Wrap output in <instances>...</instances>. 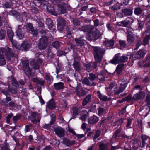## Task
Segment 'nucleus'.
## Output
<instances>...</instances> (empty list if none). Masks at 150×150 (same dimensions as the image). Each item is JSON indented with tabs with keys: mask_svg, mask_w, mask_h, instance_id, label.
I'll return each mask as SVG.
<instances>
[{
	"mask_svg": "<svg viewBox=\"0 0 150 150\" xmlns=\"http://www.w3.org/2000/svg\"><path fill=\"white\" fill-rule=\"evenodd\" d=\"M75 41L77 46L81 47L84 45L85 40L84 39V35H81L79 37L76 38Z\"/></svg>",
	"mask_w": 150,
	"mask_h": 150,
	"instance_id": "nucleus-9",
	"label": "nucleus"
},
{
	"mask_svg": "<svg viewBox=\"0 0 150 150\" xmlns=\"http://www.w3.org/2000/svg\"><path fill=\"white\" fill-rule=\"evenodd\" d=\"M125 101L131 102L133 101V97H132L131 94H129L125 98Z\"/></svg>",
	"mask_w": 150,
	"mask_h": 150,
	"instance_id": "nucleus-56",
	"label": "nucleus"
},
{
	"mask_svg": "<svg viewBox=\"0 0 150 150\" xmlns=\"http://www.w3.org/2000/svg\"><path fill=\"white\" fill-rule=\"evenodd\" d=\"M46 23L48 26L49 28L50 29L52 28L53 26L52 21L50 18H48L46 20Z\"/></svg>",
	"mask_w": 150,
	"mask_h": 150,
	"instance_id": "nucleus-38",
	"label": "nucleus"
},
{
	"mask_svg": "<svg viewBox=\"0 0 150 150\" xmlns=\"http://www.w3.org/2000/svg\"><path fill=\"white\" fill-rule=\"evenodd\" d=\"M55 134L60 138L63 137L65 134V130L60 127H58L54 129Z\"/></svg>",
	"mask_w": 150,
	"mask_h": 150,
	"instance_id": "nucleus-8",
	"label": "nucleus"
},
{
	"mask_svg": "<svg viewBox=\"0 0 150 150\" xmlns=\"http://www.w3.org/2000/svg\"><path fill=\"white\" fill-rule=\"evenodd\" d=\"M145 53L142 50H140L135 55V57L137 59H140L143 57Z\"/></svg>",
	"mask_w": 150,
	"mask_h": 150,
	"instance_id": "nucleus-25",
	"label": "nucleus"
},
{
	"mask_svg": "<svg viewBox=\"0 0 150 150\" xmlns=\"http://www.w3.org/2000/svg\"><path fill=\"white\" fill-rule=\"evenodd\" d=\"M92 48L95 60L98 62L102 60L105 52V49L101 47L98 46H92Z\"/></svg>",
	"mask_w": 150,
	"mask_h": 150,
	"instance_id": "nucleus-2",
	"label": "nucleus"
},
{
	"mask_svg": "<svg viewBox=\"0 0 150 150\" xmlns=\"http://www.w3.org/2000/svg\"><path fill=\"white\" fill-rule=\"evenodd\" d=\"M30 46L27 42L24 41L20 46V50L27 51L30 48Z\"/></svg>",
	"mask_w": 150,
	"mask_h": 150,
	"instance_id": "nucleus-19",
	"label": "nucleus"
},
{
	"mask_svg": "<svg viewBox=\"0 0 150 150\" xmlns=\"http://www.w3.org/2000/svg\"><path fill=\"white\" fill-rule=\"evenodd\" d=\"M21 26L19 25L17 30L16 31V35L20 39H21L24 37V33L22 31L21 29L20 28Z\"/></svg>",
	"mask_w": 150,
	"mask_h": 150,
	"instance_id": "nucleus-21",
	"label": "nucleus"
},
{
	"mask_svg": "<svg viewBox=\"0 0 150 150\" xmlns=\"http://www.w3.org/2000/svg\"><path fill=\"white\" fill-rule=\"evenodd\" d=\"M51 47H50L48 50L47 54L48 56L50 58H53L54 54L52 52Z\"/></svg>",
	"mask_w": 150,
	"mask_h": 150,
	"instance_id": "nucleus-53",
	"label": "nucleus"
},
{
	"mask_svg": "<svg viewBox=\"0 0 150 150\" xmlns=\"http://www.w3.org/2000/svg\"><path fill=\"white\" fill-rule=\"evenodd\" d=\"M149 137L146 136H142V144L143 146H145L144 144L145 143V142L146 141V140Z\"/></svg>",
	"mask_w": 150,
	"mask_h": 150,
	"instance_id": "nucleus-61",
	"label": "nucleus"
},
{
	"mask_svg": "<svg viewBox=\"0 0 150 150\" xmlns=\"http://www.w3.org/2000/svg\"><path fill=\"white\" fill-rule=\"evenodd\" d=\"M97 110L98 112V115L99 116H102L105 111V109L100 106L98 108Z\"/></svg>",
	"mask_w": 150,
	"mask_h": 150,
	"instance_id": "nucleus-36",
	"label": "nucleus"
},
{
	"mask_svg": "<svg viewBox=\"0 0 150 150\" xmlns=\"http://www.w3.org/2000/svg\"><path fill=\"white\" fill-rule=\"evenodd\" d=\"M122 82L120 85L119 88L122 92H123L126 87L127 83L124 79H122Z\"/></svg>",
	"mask_w": 150,
	"mask_h": 150,
	"instance_id": "nucleus-24",
	"label": "nucleus"
},
{
	"mask_svg": "<svg viewBox=\"0 0 150 150\" xmlns=\"http://www.w3.org/2000/svg\"><path fill=\"white\" fill-rule=\"evenodd\" d=\"M31 116L35 118H37L38 122H40L41 117L40 114H38L35 112H32L31 114Z\"/></svg>",
	"mask_w": 150,
	"mask_h": 150,
	"instance_id": "nucleus-35",
	"label": "nucleus"
},
{
	"mask_svg": "<svg viewBox=\"0 0 150 150\" xmlns=\"http://www.w3.org/2000/svg\"><path fill=\"white\" fill-rule=\"evenodd\" d=\"M144 94L141 92L135 94L133 97V101L142 99L144 98Z\"/></svg>",
	"mask_w": 150,
	"mask_h": 150,
	"instance_id": "nucleus-20",
	"label": "nucleus"
},
{
	"mask_svg": "<svg viewBox=\"0 0 150 150\" xmlns=\"http://www.w3.org/2000/svg\"><path fill=\"white\" fill-rule=\"evenodd\" d=\"M15 56V53L9 47L2 48L0 49V65L5 64L6 61L4 58L10 61L11 57H13Z\"/></svg>",
	"mask_w": 150,
	"mask_h": 150,
	"instance_id": "nucleus-1",
	"label": "nucleus"
},
{
	"mask_svg": "<svg viewBox=\"0 0 150 150\" xmlns=\"http://www.w3.org/2000/svg\"><path fill=\"white\" fill-rule=\"evenodd\" d=\"M107 78L106 74L102 72L98 74L97 79H99L100 81H105L106 80V79Z\"/></svg>",
	"mask_w": 150,
	"mask_h": 150,
	"instance_id": "nucleus-22",
	"label": "nucleus"
},
{
	"mask_svg": "<svg viewBox=\"0 0 150 150\" xmlns=\"http://www.w3.org/2000/svg\"><path fill=\"white\" fill-rule=\"evenodd\" d=\"M82 83L89 86H94L96 84V83L94 81H91L87 77L84 78L82 81Z\"/></svg>",
	"mask_w": 150,
	"mask_h": 150,
	"instance_id": "nucleus-17",
	"label": "nucleus"
},
{
	"mask_svg": "<svg viewBox=\"0 0 150 150\" xmlns=\"http://www.w3.org/2000/svg\"><path fill=\"white\" fill-rule=\"evenodd\" d=\"M26 28L29 32L33 35L37 36L38 35V32L37 29H35L31 23H28L26 25Z\"/></svg>",
	"mask_w": 150,
	"mask_h": 150,
	"instance_id": "nucleus-7",
	"label": "nucleus"
},
{
	"mask_svg": "<svg viewBox=\"0 0 150 150\" xmlns=\"http://www.w3.org/2000/svg\"><path fill=\"white\" fill-rule=\"evenodd\" d=\"M142 44L141 42L140 39H138L137 41V43L136 45V48L134 49V50H137L138 48L140 45Z\"/></svg>",
	"mask_w": 150,
	"mask_h": 150,
	"instance_id": "nucleus-57",
	"label": "nucleus"
},
{
	"mask_svg": "<svg viewBox=\"0 0 150 150\" xmlns=\"http://www.w3.org/2000/svg\"><path fill=\"white\" fill-rule=\"evenodd\" d=\"M73 67L76 71L80 72L81 71V66L80 62L77 58H75L73 64Z\"/></svg>",
	"mask_w": 150,
	"mask_h": 150,
	"instance_id": "nucleus-11",
	"label": "nucleus"
},
{
	"mask_svg": "<svg viewBox=\"0 0 150 150\" xmlns=\"http://www.w3.org/2000/svg\"><path fill=\"white\" fill-rule=\"evenodd\" d=\"M73 112L72 114V118L70 119H74L75 118L76 116L78 115L79 109L77 107H74L72 108Z\"/></svg>",
	"mask_w": 150,
	"mask_h": 150,
	"instance_id": "nucleus-31",
	"label": "nucleus"
},
{
	"mask_svg": "<svg viewBox=\"0 0 150 150\" xmlns=\"http://www.w3.org/2000/svg\"><path fill=\"white\" fill-rule=\"evenodd\" d=\"M134 12L135 15H139L142 13V10L140 7H136L134 8Z\"/></svg>",
	"mask_w": 150,
	"mask_h": 150,
	"instance_id": "nucleus-39",
	"label": "nucleus"
},
{
	"mask_svg": "<svg viewBox=\"0 0 150 150\" xmlns=\"http://www.w3.org/2000/svg\"><path fill=\"white\" fill-rule=\"evenodd\" d=\"M133 21H130L128 18L121 22H117V25L119 26L128 27V26L132 23Z\"/></svg>",
	"mask_w": 150,
	"mask_h": 150,
	"instance_id": "nucleus-12",
	"label": "nucleus"
},
{
	"mask_svg": "<svg viewBox=\"0 0 150 150\" xmlns=\"http://www.w3.org/2000/svg\"><path fill=\"white\" fill-rule=\"evenodd\" d=\"M54 88L56 90H62L65 88L64 84L62 82L55 83L53 85Z\"/></svg>",
	"mask_w": 150,
	"mask_h": 150,
	"instance_id": "nucleus-13",
	"label": "nucleus"
},
{
	"mask_svg": "<svg viewBox=\"0 0 150 150\" xmlns=\"http://www.w3.org/2000/svg\"><path fill=\"white\" fill-rule=\"evenodd\" d=\"M2 93L7 96L9 93V84H8V88L7 89H3L1 91Z\"/></svg>",
	"mask_w": 150,
	"mask_h": 150,
	"instance_id": "nucleus-49",
	"label": "nucleus"
},
{
	"mask_svg": "<svg viewBox=\"0 0 150 150\" xmlns=\"http://www.w3.org/2000/svg\"><path fill=\"white\" fill-rule=\"evenodd\" d=\"M119 1H120V0H118V1L117 3L111 7L110 8L113 11H117L120 9V4H121L119 3Z\"/></svg>",
	"mask_w": 150,
	"mask_h": 150,
	"instance_id": "nucleus-32",
	"label": "nucleus"
},
{
	"mask_svg": "<svg viewBox=\"0 0 150 150\" xmlns=\"http://www.w3.org/2000/svg\"><path fill=\"white\" fill-rule=\"evenodd\" d=\"M119 44L120 46L123 47H125L126 46V41L124 40H119Z\"/></svg>",
	"mask_w": 150,
	"mask_h": 150,
	"instance_id": "nucleus-64",
	"label": "nucleus"
},
{
	"mask_svg": "<svg viewBox=\"0 0 150 150\" xmlns=\"http://www.w3.org/2000/svg\"><path fill=\"white\" fill-rule=\"evenodd\" d=\"M1 150H10L8 144L6 143H5L2 146Z\"/></svg>",
	"mask_w": 150,
	"mask_h": 150,
	"instance_id": "nucleus-60",
	"label": "nucleus"
},
{
	"mask_svg": "<svg viewBox=\"0 0 150 150\" xmlns=\"http://www.w3.org/2000/svg\"><path fill=\"white\" fill-rule=\"evenodd\" d=\"M48 45V39L46 36H42L40 39L38 44V48L40 50L45 49Z\"/></svg>",
	"mask_w": 150,
	"mask_h": 150,
	"instance_id": "nucleus-6",
	"label": "nucleus"
},
{
	"mask_svg": "<svg viewBox=\"0 0 150 150\" xmlns=\"http://www.w3.org/2000/svg\"><path fill=\"white\" fill-rule=\"evenodd\" d=\"M97 94L98 98L101 100L106 101L108 100V98L105 96H103L100 93L99 91L97 92Z\"/></svg>",
	"mask_w": 150,
	"mask_h": 150,
	"instance_id": "nucleus-34",
	"label": "nucleus"
},
{
	"mask_svg": "<svg viewBox=\"0 0 150 150\" xmlns=\"http://www.w3.org/2000/svg\"><path fill=\"white\" fill-rule=\"evenodd\" d=\"M22 68L24 73L30 77L32 76V69L29 66V62L28 60H25L22 61Z\"/></svg>",
	"mask_w": 150,
	"mask_h": 150,
	"instance_id": "nucleus-5",
	"label": "nucleus"
},
{
	"mask_svg": "<svg viewBox=\"0 0 150 150\" xmlns=\"http://www.w3.org/2000/svg\"><path fill=\"white\" fill-rule=\"evenodd\" d=\"M31 64L33 66V68L37 70L40 67L39 64L35 60H33L31 62Z\"/></svg>",
	"mask_w": 150,
	"mask_h": 150,
	"instance_id": "nucleus-37",
	"label": "nucleus"
},
{
	"mask_svg": "<svg viewBox=\"0 0 150 150\" xmlns=\"http://www.w3.org/2000/svg\"><path fill=\"white\" fill-rule=\"evenodd\" d=\"M121 130L119 129L116 130L113 136V138H114L115 140L117 139V137H120V136L118 135L119 134Z\"/></svg>",
	"mask_w": 150,
	"mask_h": 150,
	"instance_id": "nucleus-42",
	"label": "nucleus"
},
{
	"mask_svg": "<svg viewBox=\"0 0 150 150\" xmlns=\"http://www.w3.org/2000/svg\"><path fill=\"white\" fill-rule=\"evenodd\" d=\"M145 62L146 63L144 66L149 67L150 62V55L149 54H148L146 57L145 59Z\"/></svg>",
	"mask_w": 150,
	"mask_h": 150,
	"instance_id": "nucleus-41",
	"label": "nucleus"
},
{
	"mask_svg": "<svg viewBox=\"0 0 150 150\" xmlns=\"http://www.w3.org/2000/svg\"><path fill=\"white\" fill-rule=\"evenodd\" d=\"M40 33L43 34L44 35V36H46V35H47L48 34H49L50 33L47 30L42 29L40 31Z\"/></svg>",
	"mask_w": 150,
	"mask_h": 150,
	"instance_id": "nucleus-54",
	"label": "nucleus"
},
{
	"mask_svg": "<svg viewBox=\"0 0 150 150\" xmlns=\"http://www.w3.org/2000/svg\"><path fill=\"white\" fill-rule=\"evenodd\" d=\"M45 78L48 83H52L51 79L50 78V76L47 74V73L45 74Z\"/></svg>",
	"mask_w": 150,
	"mask_h": 150,
	"instance_id": "nucleus-62",
	"label": "nucleus"
},
{
	"mask_svg": "<svg viewBox=\"0 0 150 150\" xmlns=\"http://www.w3.org/2000/svg\"><path fill=\"white\" fill-rule=\"evenodd\" d=\"M101 134V131L100 130H98L95 132V134L93 137V140L96 141V139Z\"/></svg>",
	"mask_w": 150,
	"mask_h": 150,
	"instance_id": "nucleus-48",
	"label": "nucleus"
},
{
	"mask_svg": "<svg viewBox=\"0 0 150 150\" xmlns=\"http://www.w3.org/2000/svg\"><path fill=\"white\" fill-rule=\"evenodd\" d=\"M47 106L48 108L52 110L55 108V103L53 100H51L47 103Z\"/></svg>",
	"mask_w": 150,
	"mask_h": 150,
	"instance_id": "nucleus-27",
	"label": "nucleus"
},
{
	"mask_svg": "<svg viewBox=\"0 0 150 150\" xmlns=\"http://www.w3.org/2000/svg\"><path fill=\"white\" fill-rule=\"evenodd\" d=\"M124 64H119L117 67L116 71L118 74H120L122 72Z\"/></svg>",
	"mask_w": 150,
	"mask_h": 150,
	"instance_id": "nucleus-30",
	"label": "nucleus"
},
{
	"mask_svg": "<svg viewBox=\"0 0 150 150\" xmlns=\"http://www.w3.org/2000/svg\"><path fill=\"white\" fill-rule=\"evenodd\" d=\"M91 94H88L84 98L83 101V105L85 106L88 103L91 102Z\"/></svg>",
	"mask_w": 150,
	"mask_h": 150,
	"instance_id": "nucleus-26",
	"label": "nucleus"
},
{
	"mask_svg": "<svg viewBox=\"0 0 150 150\" xmlns=\"http://www.w3.org/2000/svg\"><path fill=\"white\" fill-rule=\"evenodd\" d=\"M99 120L98 117L93 115L88 119V122L91 124H94L97 123Z\"/></svg>",
	"mask_w": 150,
	"mask_h": 150,
	"instance_id": "nucleus-18",
	"label": "nucleus"
},
{
	"mask_svg": "<svg viewBox=\"0 0 150 150\" xmlns=\"http://www.w3.org/2000/svg\"><path fill=\"white\" fill-rule=\"evenodd\" d=\"M7 34L9 40L11 42H12L14 36L13 32L11 30H7Z\"/></svg>",
	"mask_w": 150,
	"mask_h": 150,
	"instance_id": "nucleus-33",
	"label": "nucleus"
},
{
	"mask_svg": "<svg viewBox=\"0 0 150 150\" xmlns=\"http://www.w3.org/2000/svg\"><path fill=\"white\" fill-rule=\"evenodd\" d=\"M5 31L4 30L0 29V40L4 39L5 38Z\"/></svg>",
	"mask_w": 150,
	"mask_h": 150,
	"instance_id": "nucleus-44",
	"label": "nucleus"
},
{
	"mask_svg": "<svg viewBox=\"0 0 150 150\" xmlns=\"http://www.w3.org/2000/svg\"><path fill=\"white\" fill-rule=\"evenodd\" d=\"M89 75L88 78L91 82L97 79V76H96L94 74L91 73H90Z\"/></svg>",
	"mask_w": 150,
	"mask_h": 150,
	"instance_id": "nucleus-45",
	"label": "nucleus"
},
{
	"mask_svg": "<svg viewBox=\"0 0 150 150\" xmlns=\"http://www.w3.org/2000/svg\"><path fill=\"white\" fill-rule=\"evenodd\" d=\"M58 23L57 25V28L58 30L60 31H62L64 28V25H61V24Z\"/></svg>",
	"mask_w": 150,
	"mask_h": 150,
	"instance_id": "nucleus-63",
	"label": "nucleus"
},
{
	"mask_svg": "<svg viewBox=\"0 0 150 150\" xmlns=\"http://www.w3.org/2000/svg\"><path fill=\"white\" fill-rule=\"evenodd\" d=\"M150 38V35H148L145 37L143 40V44L144 45H146L149 44V40Z\"/></svg>",
	"mask_w": 150,
	"mask_h": 150,
	"instance_id": "nucleus-47",
	"label": "nucleus"
},
{
	"mask_svg": "<svg viewBox=\"0 0 150 150\" xmlns=\"http://www.w3.org/2000/svg\"><path fill=\"white\" fill-rule=\"evenodd\" d=\"M63 142L64 144H66L67 146H70L74 144L73 142H71L67 139H64Z\"/></svg>",
	"mask_w": 150,
	"mask_h": 150,
	"instance_id": "nucleus-51",
	"label": "nucleus"
},
{
	"mask_svg": "<svg viewBox=\"0 0 150 150\" xmlns=\"http://www.w3.org/2000/svg\"><path fill=\"white\" fill-rule=\"evenodd\" d=\"M127 37L133 36L132 31H134L133 29L131 27H128L127 28Z\"/></svg>",
	"mask_w": 150,
	"mask_h": 150,
	"instance_id": "nucleus-43",
	"label": "nucleus"
},
{
	"mask_svg": "<svg viewBox=\"0 0 150 150\" xmlns=\"http://www.w3.org/2000/svg\"><path fill=\"white\" fill-rule=\"evenodd\" d=\"M76 93L77 96L81 98L87 94V92L82 88H77L75 89Z\"/></svg>",
	"mask_w": 150,
	"mask_h": 150,
	"instance_id": "nucleus-10",
	"label": "nucleus"
},
{
	"mask_svg": "<svg viewBox=\"0 0 150 150\" xmlns=\"http://www.w3.org/2000/svg\"><path fill=\"white\" fill-rule=\"evenodd\" d=\"M122 12L126 16H130L132 14L133 8L131 7L125 8L122 9Z\"/></svg>",
	"mask_w": 150,
	"mask_h": 150,
	"instance_id": "nucleus-15",
	"label": "nucleus"
},
{
	"mask_svg": "<svg viewBox=\"0 0 150 150\" xmlns=\"http://www.w3.org/2000/svg\"><path fill=\"white\" fill-rule=\"evenodd\" d=\"M12 6V3L11 1L7 2L4 4V7L6 8H11Z\"/></svg>",
	"mask_w": 150,
	"mask_h": 150,
	"instance_id": "nucleus-52",
	"label": "nucleus"
},
{
	"mask_svg": "<svg viewBox=\"0 0 150 150\" xmlns=\"http://www.w3.org/2000/svg\"><path fill=\"white\" fill-rule=\"evenodd\" d=\"M51 120L49 124H45L43 127L44 128L49 129L50 128V126L52 125L55 121L56 115L55 114H52L50 115Z\"/></svg>",
	"mask_w": 150,
	"mask_h": 150,
	"instance_id": "nucleus-14",
	"label": "nucleus"
},
{
	"mask_svg": "<svg viewBox=\"0 0 150 150\" xmlns=\"http://www.w3.org/2000/svg\"><path fill=\"white\" fill-rule=\"evenodd\" d=\"M104 45L107 48L109 47V48H112L114 44V41L112 39L108 40H107L103 42Z\"/></svg>",
	"mask_w": 150,
	"mask_h": 150,
	"instance_id": "nucleus-16",
	"label": "nucleus"
},
{
	"mask_svg": "<svg viewBox=\"0 0 150 150\" xmlns=\"http://www.w3.org/2000/svg\"><path fill=\"white\" fill-rule=\"evenodd\" d=\"M66 9L63 7H60L58 8V12L59 14H64L66 13Z\"/></svg>",
	"mask_w": 150,
	"mask_h": 150,
	"instance_id": "nucleus-58",
	"label": "nucleus"
},
{
	"mask_svg": "<svg viewBox=\"0 0 150 150\" xmlns=\"http://www.w3.org/2000/svg\"><path fill=\"white\" fill-rule=\"evenodd\" d=\"M92 26L91 25H84L82 26L81 28H78V30H79L83 31L84 32H88V33L89 31V28Z\"/></svg>",
	"mask_w": 150,
	"mask_h": 150,
	"instance_id": "nucleus-28",
	"label": "nucleus"
},
{
	"mask_svg": "<svg viewBox=\"0 0 150 150\" xmlns=\"http://www.w3.org/2000/svg\"><path fill=\"white\" fill-rule=\"evenodd\" d=\"M92 66L91 65V63L86 64L83 66V69L88 72L92 70Z\"/></svg>",
	"mask_w": 150,
	"mask_h": 150,
	"instance_id": "nucleus-29",
	"label": "nucleus"
},
{
	"mask_svg": "<svg viewBox=\"0 0 150 150\" xmlns=\"http://www.w3.org/2000/svg\"><path fill=\"white\" fill-rule=\"evenodd\" d=\"M122 92L119 88H114L113 93L115 95H118L119 93Z\"/></svg>",
	"mask_w": 150,
	"mask_h": 150,
	"instance_id": "nucleus-55",
	"label": "nucleus"
},
{
	"mask_svg": "<svg viewBox=\"0 0 150 150\" xmlns=\"http://www.w3.org/2000/svg\"><path fill=\"white\" fill-rule=\"evenodd\" d=\"M72 22L75 26H79L80 25V22L77 18H73Z\"/></svg>",
	"mask_w": 150,
	"mask_h": 150,
	"instance_id": "nucleus-46",
	"label": "nucleus"
},
{
	"mask_svg": "<svg viewBox=\"0 0 150 150\" xmlns=\"http://www.w3.org/2000/svg\"><path fill=\"white\" fill-rule=\"evenodd\" d=\"M127 41L130 44L133 43L134 40V38L133 36H127Z\"/></svg>",
	"mask_w": 150,
	"mask_h": 150,
	"instance_id": "nucleus-50",
	"label": "nucleus"
},
{
	"mask_svg": "<svg viewBox=\"0 0 150 150\" xmlns=\"http://www.w3.org/2000/svg\"><path fill=\"white\" fill-rule=\"evenodd\" d=\"M129 0H120V1H119V3L121 4V5H126L128 4Z\"/></svg>",
	"mask_w": 150,
	"mask_h": 150,
	"instance_id": "nucleus-59",
	"label": "nucleus"
},
{
	"mask_svg": "<svg viewBox=\"0 0 150 150\" xmlns=\"http://www.w3.org/2000/svg\"><path fill=\"white\" fill-rule=\"evenodd\" d=\"M108 143L105 141H102L100 143L99 147L100 150H107L108 149Z\"/></svg>",
	"mask_w": 150,
	"mask_h": 150,
	"instance_id": "nucleus-23",
	"label": "nucleus"
},
{
	"mask_svg": "<svg viewBox=\"0 0 150 150\" xmlns=\"http://www.w3.org/2000/svg\"><path fill=\"white\" fill-rule=\"evenodd\" d=\"M120 53H117L115 55L113 58L109 62L112 64H116L119 62H125L127 61L128 57L125 56H120Z\"/></svg>",
	"mask_w": 150,
	"mask_h": 150,
	"instance_id": "nucleus-4",
	"label": "nucleus"
},
{
	"mask_svg": "<svg viewBox=\"0 0 150 150\" xmlns=\"http://www.w3.org/2000/svg\"><path fill=\"white\" fill-rule=\"evenodd\" d=\"M58 23H60L61 25H64L65 26L66 24V21L62 17L58 18L57 19Z\"/></svg>",
	"mask_w": 150,
	"mask_h": 150,
	"instance_id": "nucleus-40",
	"label": "nucleus"
},
{
	"mask_svg": "<svg viewBox=\"0 0 150 150\" xmlns=\"http://www.w3.org/2000/svg\"><path fill=\"white\" fill-rule=\"evenodd\" d=\"M101 36V35L98 32L96 31V28L95 27L92 26L89 28L87 37V39L89 41H95L99 38Z\"/></svg>",
	"mask_w": 150,
	"mask_h": 150,
	"instance_id": "nucleus-3",
	"label": "nucleus"
}]
</instances>
